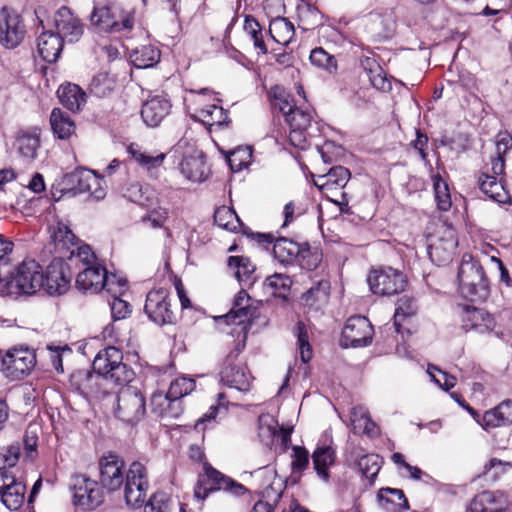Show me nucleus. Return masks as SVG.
<instances>
[{
	"label": "nucleus",
	"mask_w": 512,
	"mask_h": 512,
	"mask_svg": "<svg viewBox=\"0 0 512 512\" xmlns=\"http://www.w3.org/2000/svg\"><path fill=\"white\" fill-rule=\"evenodd\" d=\"M26 26L22 16L13 8L0 9V44L5 48H16L25 38Z\"/></svg>",
	"instance_id": "obj_13"
},
{
	"label": "nucleus",
	"mask_w": 512,
	"mask_h": 512,
	"mask_svg": "<svg viewBox=\"0 0 512 512\" xmlns=\"http://www.w3.org/2000/svg\"><path fill=\"white\" fill-rule=\"evenodd\" d=\"M225 492L235 497H240L248 492V489L238 481L225 475L210 463L205 462L203 473L199 474L194 487V496L200 501H204L212 493Z\"/></svg>",
	"instance_id": "obj_3"
},
{
	"label": "nucleus",
	"mask_w": 512,
	"mask_h": 512,
	"mask_svg": "<svg viewBox=\"0 0 512 512\" xmlns=\"http://www.w3.org/2000/svg\"><path fill=\"white\" fill-rule=\"evenodd\" d=\"M151 412L162 419H177L183 413L182 400L162 392H155L151 396Z\"/></svg>",
	"instance_id": "obj_26"
},
{
	"label": "nucleus",
	"mask_w": 512,
	"mask_h": 512,
	"mask_svg": "<svg viewBox=\"0 0 512 512\" xmlns=\"http://www.w3.org/2000/svg\"><path fill=\"white\" fill-rule=\"evenodd\" d=\"M218 397V404L217 405H212L208 412H206L202 417H200L197 422L195 423V430L198 431V432H203L205 429H206V423H211L212 421L215 420L216 416H217V413L219 412L220 409H224V410H227L226 408V396L224 393H219L217 395Z\"/></svg>",
	"instance_id": "obj_61"
},
{
	"label": "nucleus",
	"mask_w": 512,
	"mask_h": 512,
	"mask_svg": "<svg viewBox=\"0 0 512 512\" xmlns=\"http://www.w3.org/2000/svg\"><path fill=\"white\" fill-rule=\"evenodd\" d=\"M370 290L375 295L392 296L405 290L406 276L392 267L372 269L367 278Z\"/></svg>",
	"instance_id": "obj_9"
},
{
	"label": "nucleus",
	"mask_w": 512,
	"mask_h": 512,
	"mask_svg": "<svg viewBox=\"0 0 512 512\" xmlns=\"http://www.w3.org/2000/svg\"><path fill=\"white\" fill-rule=\"evenodd\" d=\"M374 328L365 316H352L342 330L340 345L343 348L365 347L372 343Z\"/></svg>",
	"instance_id": "obj_14"
},
{
	"label": "nucleus",
	"mask_w": 512,
	"mask_h": 512,
	"mask_svg": "<svg viewBox=\"0 0 512 512\" xmlns=\"http://www.w3.org/2000/svg\"><path fill=\"white\" fill-rule=\"evenodd\" d=\"M381 457L377 454H366L358 460V468L361 474L373 481L381 469Z\"/></svg>",
	"instance_id": "obj_55"
},
{
	"label": "nucleus",
	"mask_w": 512,
	"mask_h": 512,
	"mask_svg": "<svg viewBox=\"0 0 512 512\" xmlns=\"http://www.w3.org/2000/svg\"><path fill=\"white\" fill-rule=\"evenodd\" d=\"M195 388V381L189 378H178L172 381L168 392L170 396L181 400L185 395L192 392Z\"/></svg>",
	"instance_id": "obj_63"
},
{
	"label": "nucleus",
	"mask_w": 512,
	"mask_h": 512,
	"mask_svg": "<svg viewBox=\"0 0 512 512\" xmlns=\"http://www.w3.org/2000/svg\"><path fill=\"white\" fill-rule=\"evenodd\" d=\"M21 455L19 442L0 447V472H8V468L16 466Z\"/></svg>",
	"instance_id": "obj_56"
},
{
	"label": "nucleus",
	"mask_w": 512,
	"mask_h": 512,
	"mask_svg": "<svg viewBox=\"0 0 512 512\" xmlns=\"http://www.w3.org/2000/svg\"><path fill=\"white\" fill-rule=\"evenodd\" d=\"M64 41L52 31L43 32L37 39V52L47 63H54L59 58Z\"/></svg>",
	"instance_id": "obj_32"
},
{
	"label": "nucleus",
	"mask_w": 512,
	"mask_h": 512,
	"mask_svg": "<svg viewBox=\"0 0 512 512\" xmlns=\"http://www.w3.org/2000/svg\"><path fill=\"white\" fill-rule=\"evenodd\" d=\"M98 175L88 169H76L57 178L51 186V197L54 201L64 196L74 197L92 190V184H97Z\"/></svg>",
	"instance_id": "obj_5"
},
{
	"label": "nucleus",
	"mask_w": 512,
	"mask_h": 512,
	"mask_svg": "<svg viewBox=\"0 0 512 512\" xmlns=\"http://www.w3.org/2000/svg\"><path fill=\"white\" fill-rule=\"evenodd\" d=\"M431 181L437 209L442 212L449 211L452 206V199L448 182L440 173H433L431 175Z\"/></svg>",
	"instance_id": "obj_42"
},
{
	"label": "nucleus",
	"mask_w": 512,
	"mask_h": 512,
	"mask_svg": "<svg viewBox=\"0 0 512 512\" xmlns=\"http://www.w3.org/2000/svg\"><path fill=\"white\" fill-rule=\"evenodd\" d=\"M350 171L344 166H335L323 175H318L317 178L312 174L314 185L323 193V195L332 202H337L333 199L338 193L345 200L343 205L347 206L346 194L341 190L347 185L350 179Z\"/></svg>",
	"instance_id": "obj_16"
},
{
	"label": "nucleus",
	"mask_w": 512,
	"mask_h": 512,
	"mask_svg": "<svg viewBox=\"0 0 512 512\" xmlns=\"http://www.w3.org/2000/svg\"><path fill=\"white\" fill-rule=\"evenodd\" d=\"M72 272L68 263L55 257L44 273V289L49 295L64 294L70 287Z\"/></svg>",
	"instance_id": "obj_17"
},
{
	"label": "nucleus",
	"mask_w": 512,
	"mask_h": 512,
	"mask_svg": "<svg viewBox=\"0 0 512 512\" xmlns=\"http://www.w3.org/2000/svg\"><path fill=\"white\" fill-rule=\"evenodd\" d=\"M292 279L282 273H275L266 278L264 286L271 291V294L278 297H285L292 286Z\"/></svg>",
	"instance_id": "obj_52"
},
{
	"label": "nucleus",
	"mask_w": 512,
	"mask_h": 512,
	"mask_svg": "<svg viewBox=\"0 0 512 512\" xmlns=\"http://www.w3.org/2000/svg\"><path fill=\"white\" fill-rule=\"evenodd\" d=\"M380 506L388 512H403L409 508L408 500L401 489L382 488L378 492Z\"/></svg>",
	"instance_id": "obj_38"
},
{
	"label": "nucleus",
	"mask_w": 512,
	"mask_h": 512,
	"mask_svg": "<svg viewBox=\"0 0 512 512\" xmlns=\"http://www.w3.org/2000/svg\"><path fill=\"white\" fill-rule=\"evenodd\" d=\"M251 157L252 153L248 147L237 148L227 156V162L233 172H239L248 166Z\"/></svg>",
	"instance_id": "obj_58"
},
{
	"label": "nucleus",
	"mask_w": 512,
	"mask_h": 512,
	"mask_svg": "<svg viewBox=\"0 0 512 512\" xmlns=\"http://www.w3.org/2000/svg\"><path fill=\"white\" fill-rule=\"evenodd\" d=\"M18 153L27 160H33L40 146V137L36 132H21L16 139Z\"/></svg>",
	"instance_id": "obj_48"
},
{
	"label": "nucleus",
	"mask_w": 512,
	"mask_h": 512,
	"mask_svg": "<svg viewBox=\"0 0 512 512\" xmlns=\"http://www.w3.org/2000/svg\"><path fill=\"white\" fill-rule=\"evenodd\" d=\"M116 87V78L108 72H99L93 76L89 84V92L98 97L109 96Z\"/></svg>",
	"instance_id": "obj_47"
},
{
	"label": "nucleus",
	"mask_w": 512,
	"mask_h": 512,
	"mask_svg": "<svg viewBox=\"0 0 512 512\" xmlns=\"http://www.w3.org/2000/svg\"><path fill=\"white\" fill-rule=\"evenodd\" d=\"M285 121L290 128L308 130L311 126L312 115L309 111L296 107L287 115Z\"/></svg>",
	"instance_id": "obj_59"
},
{
	"label": "nucleus",
	"mask_w": 512,
	"mask_h": 512,
	"mask_svg": "<svg viewBox=\"0 0 512 512\" xmlns=\"http://www.w3.org/2000/svg\"><path fill=\"white\" fill-rule=\"evenodd\" d=\"M512 469L511 461H503L498 458H491L484 466L483 474L492 480H497L501 475Z\"/></svg>",
	"instance_id": "obj_62"
},
{
	"label": "nucleus",
	"mask_w": 512,
	"mask_h": 512,
	"mask_svg": "<svg viewBox=\"0 0 512 512\" xmlns=\"http://www.w3.org/2000/svg\"><path fill=\"white\" fill-rule=\"evenodd\" d=\"M461 321L463 329L467 332L492 333L496 327V321L490 313L470 305L461 306Z\"/></svg>",
	"instance_id": "obj_21"
},
{
	"label": "nucleus",
	"mask_w": 512,
	"mask_h": 512,
	"mask_svg": "<svg viewBox=\"0 0 512 512\" xmlns=\"http://www.w3.org/2000/svg\"><path fill=\"white\" fill-rule=\"evenodd\" d=\"M106 268L98 263L84 267L76 276V286L79 290L98 293L105 284Z\"/></svg>",
	"instance_id": "obj_28"
},
{
	"label": "nucleus",
	"mask_w": 512,
	"mask_h": 512,
	"mask_svg": "<svg viewBox=\"0 0 512 512\" xmlns=\"http://www.w3.org/2000/svg\"><path fill=\"white\" fill-rule=\"evenodd\" d=\"M297 343L300 350V357L303 363H308L312 358V349L309 343V337L304 322L299 321L295 327Z\"/></svg>",
	"instance_id": "obj_57"
},
{
	"label": "nucleus",
	"mask_w": 512,
	"mask_h": 512,
	"mask_svg": "<svg viewBox=\"0 0 512 512\" xmlns=\"http://www.w3.org/2000/svg\"><path fill=\"white\" fill-rule=\"evenodd\" d=\"M70 386L84 397L99 398L107 393L105 377L88 369L75 370L69 379Z\"/></svg>",
	"instance_id": "obj_19"
},
{
	"label": "nucleus",
	"mask_w": 512,
	"mask_h": 512,
	"mask_svg": "<svg viewBox=\"0 0 512 512\" xmlns=\"http://www.w3.org/2000/svg\"><path fill=\"white\" fill-rule=\"evenodd\" d=\"M122 360L123 354L121 350L114 346H109L97 353L93 361V370L99 375L106 376L110 368Z\"/></svg>",
	"instance_id": "obj_41"
},
{
	"label": "nucleus",
	"mask_w": 512,
	"mask_h": 512,
	"mask_svg": "<svg viewBox=\"0 0 512 512\" xmlns=\"http://www.w3.org/2000/svg\"><path fill=\"white\" fill-rule=\"evenodd\" d=\"M115 416L121 421L135 425L146 414V401L142 392L133 386H123L117 394Z\"/></svg>",
	"instance_id": "obj_7"
},
{
	"label": "nucleus",
	"mask_w": 512,
	"mask_h": 512,
	"mask_svg": "<svg viewBox=\"0 0 512 512\" xmlns=\"http://www.w3.org/2000/svg\"><path fill=\"white\" fill-rule=\"evenodd\" d=\"M309 58L312 65L324 69L329 73H335L338 69L336 58L326 52L322 47L314 48Z\"/></svg>",
	"instance_id": "obj_54"
},
{
	"label": "nucleus",
	"mask_w": 512,
	"mask_h": 512,
	"mask_svg": "<svg viewBox=\"0 0 512 512\" xmlns=\"http://www.w3.org/2000/svg\"><path fill=\"white\" fill-rule=\"evenodd\" d=\"M54 27L60 39L67 43H76L84 33V24L72 10L66 6L60 7L54 14Z\"/></svg>",
	"instance_id": "obj_18"
},
{
	"label": "nucleus",
	"mask_w": 512,
	"mask_h": 512,
	"mask_svg": "<svg viewBox=\"0 0 512 512\" xmlns=\"http://www.w3.org/2000/svg\"><path fill=\"white\" fill-rule=\"evenodd\" d=\"M50 125L54 135L62 140L69 139L75 132V123L60 108H54L50 115Z\"/></svg>",
	"instance_id": "obj_40"
},
{
	"label": "nucleus",
	"mask_w": 512,
	"mask_h": 512,
	"mask_svg": "<svg viewBox=\"0 0 512 512\" xmlns=\"http://www.w3.org/2000/svg\"><path fill=\"white\" fill-rule=\"evenodd\" d=\"M506 496L499 491H482L471 500L467 512H504L507 509Z\"/></svg>",
	"instance_id": "obj_25"
},
{
	"label": "nucleus",
	"mask_w": 512,
	"mask_h": 512,
	"mask_svg": "<svg viewBox=\"0 0 512 512\" xmlns=\"http://www.w3.org/2000/svg\"><path fill=\"white\" fill-rule=\"evenodd\" d=\"M144 312L158 326L173 324L176 316L171 308L170 291L165 288L150 290L146 296Z\"/></svg>",
	"instance_id": "obj_11"
},
{
	"label": "nucleus",
	"mask_w": 512,
	"mask_h": 512,
	"mask_svg": "<svg viewBox=\"0 0 512 512\" xmlns=\"http://www.w3.org/2000/svg\"><path fill=\"white\" fill-rule=\"evenodd\" d=\"M160 50L153 45H144L136 48L130 55L136 68L143 69L156 65L160 60Z\"/></svg>",
	"instance_id": "obj_46"
},
{
	"label": "nucleus",
	"mask_w": 512,
	"mask_h": 512,
	"mask_svg": "<svg viewBox=\"0 0 512 512\" xmlns=\"http://www.w3.org/2000/svg\"><path fill=\"white\" fill-rule=\"evenodd\" d=\"M323 253L320 247L311 246L308 242L301 243V251L296 263L305 270L314 271L321 264Z\"/></svg>",
	"instance_id": "obj_45"
},
{
	"label": "nucleus",
	"mask_w": 512,
	"mask_h": 512,
	"mask_svg": "<svg viewBox=\"0 0 512 512\" xmlns=\"http://www.w3.org/2000/svg\"><path fill=\"white\" fill-rule=\"evenodd\" d=\"M241 338L234 341V347L226 355L220 369V381L229 388L241 392L250 390L254 377L245 362L239 360V355L246 347L247 332L245 328L239 333Z\"/></svg>",
	"instance_id": "obj_1"
},
{
	"label": "nucleus",
	"mask_w": 512,
	"mask_h": 512,
	"mask_svg": "<svg viewBox=\"0 0 512 512\" xmlns=\"http://www.w3.org/2000/svg\"><path fill=\"white\" fill-rule=\"evenodd\" d=\"M171 107L165 95H155L143 103L141 117L147 126L157 127L169 115Z\"/></svg>",
	"instance_id": "obj_24"
},
{
	"label": "nucleus",
	"mask_w": 512,
	"mask_h": 512,
	"mask_svg": "<svg viewBox=\"0 0 512 512\" xmlns=\"http://www.w3.org/2000/svg\"><path fill=\"white\" fill-rule=\"evenodd\" d=\"M123 495L125 502L132 508H140L146 501L149 487L148 473L144 464L134 461L126 471Z\"/></svg>",
	"instance_id": "obj_8"
},
{
	"label": "nucleus",
	"mask_w": 512,
	"mask_h": 512,
	"mask_svg": "<svg viewBox=\"0 0 512 512\" xmlns=\"http://www.w3.org/2000/svg\"><path fill=\"white\" fill-rule=\"evenodd\" d=\"M144 512H169V499L163 492L154 493L145 504Z\"/></svg>",
	"instance_id": "obj_64"
},
{
	"label": "nucleus",
	"mask_w": 512,
	"mask_h": 512,
	"mask_svg": "<svg viewBox=\"0 0 512 512\" xmlns=\"http://www.w3.org/2000/svg\"><path fill=\"white\" fill-rule=\"evenodd\" d=\"M243 29L253 41L254 48L258 50L260 54H267L268 49L264 41L263 29L253 16H245Z\"/></svg>",
	"instance_id": "obj_49"
},
{
	"label": "nucleus",
	"mask_w": 512,
	"mask_h": 512,
	"mask_svg": "<svg viewBox=\"0 0 512 512\" xmlns=\"http://www.w3.org/2000/svg\"><path fill=\"white\" fill-rule=\"evenodd\" d=\"M57 94L61 104L72 112L80 111L86 104V93L76 84L61 85Z\"/></svg>",
	"instance_id": "obj_36"
},
{
	"label": "nucleus",
	"mask_w": 512,
	"mask_h": 512,
	"mask_svg": "<svg viewBox=\"0 0 512 512\" xmlns=\"http://www.w3.org/2000/svg\"><path fill=\"white\" fill-rule=\"evenodd\" d=\"M134 371L127 364L120 361L114 364L105 377V386L111 382L116 385H125L134 378Z\"/></svg>",
	"instance_id": "obj_53"
},
{
	"label": "nucleus",
	"mask_w": 512,
	"mask_h": 512,
	"mask_svg": "<svg viewBox=\"0 0 512 512\" xmlns=\"http://www.w3.org/2000/svg\"><path fill=\"white\" fill-rule=\"evenodd\" d=\"M73 503L87 510L99 507L105 498L103 487L98 481L85 474H76L71 478Z\"/></svg>",
	"instance_id": "obj_10"
},
{
	"label": "nucleus",
	"mask_w": 512,
	"mask_h": 512,
	"mask_svg": "<svg viewBox=\"0 0 512 512\" xmlns=\"http://www.w3.org/2000/svg\"><path fill=\"white\" fill-rule=\"evenodd\" d=\"M258 316V308L251 304V297L247 291L245 289H241L236 294L233 307L226 315V319L228 322H232L240 326L237 330V338H241L239 333L242 331V328H245L248 333L249 326Z\"/></svg>",
	"instance_id": "obj_20"
},
{
	"label": "nucleus",
	"mask_w": 512,
	"mask_h": 512,
	"mask_svg": "<svg viewBox=\"0 0 512 512\" xmlns=\"http://www.w3.org/2000/svg\"><path fill=\"white\" fill-rule=\"evenodd\" d=\"M301 251V243L287 237H276L273 244L274 258L284 266L296 263L297 256Z\"/></svg>",
	"instance_id": "obj_34"
},
{
	"label": "nucleus",
	"mask_w": 512,
	"mask_h": 512,
	"mask_svg": "<svg viewBox=\"0 0 512 512\" xmlns=\"http://www.w3.org/2000/svg\"><path fill=\"white\" fill-rule=\"evenodd\" d=\"M51 238L55 252L59 255L57 258L67 257L72 261L77 245V237L72 230L68 226L59 223L54 228Z\"/></svg>",
	"instance_id": "obj_29"
},
{
	"label": "nucleus",
	"mask_w": 512,
	"mask_h": 512,
	"mask_svg": "<svg viewBox=\"0 0 512 512\" xmlns=\"http://www.w3.org/2000/svg\"><path fill=\"white\" fill-rule=\"evenodd\" d=\"M417 312L418 305L414 297L404 295L399 298L396 303V310L394 314V326L396 327V331L400 332L402 320L415 316Z\"/></svg>",
	"instance_id": "obj_50"
},
{
	"label": "nucleus",
	"mask_w": 512,
	"mask_h": 512,
	"mask_svg": "<svg viewBox=\"0 0 512 512\" xmlns=\"http://www.w3.org/2000/svg\"><path fill=\"white\" fill-rule=\"evenodd\" d=\"M36 365V353L26 346H15L4 355L3 371L12 379L20 380Z\"/></svg>",
	"instance_id": "obj_15"
},
{
	"label": "nucleus",
	"mask_w": 512,
	"mask_h": 512,
	"mask_svg": "<svg viewBox=\"0 0 512 512\" xmlns=\"http://www.w3.org/2000/svg\"><path fill=\"white\" fill-rule=\"evenodd\" d=\"M330 287L328 280H320L314 284L301 297L304 307L309 311L322 310L329 301Z\"/></svg>",
	"instance_id": "obj_31"
},
{
	"label": "nucleus",
	"mask_w": 512,
	"mask_h": 512,
	"mask_svg": "<svg viewBox=\"0 0 512 512\" xmlns=\"http://www.w3.org/2000/svg\"><path fill=\"white\" fill-rule=\"evenodd\" d=\"M227 266L235 270V277L242 286L251 287L256 281V267L246 256H229Z\"/></svg>",
	"instance_id": "obj_35"
},
{
	"label": "nucleus",
	"mask_w": 512,
	"mask_h": 512,
	"mask_svg": "<svg viewBox=\"0 0 512 512\" xmlns=\"http://www.w3.org/2000/svg\"><path fill=\"white\" fill-rule=\"evenodd\" d=\"M269 35L278 44L287 46L295 36V28L287 18L278 16L269 24Z\"/></svg>",
	"instance_id": "obj_39"
},
{
	"label": "nucleus",
	"mask_w": 512,
	"mask_h": 512,
	"mask_svg": "<svg viewBox=\"0 0 512 512\" xmlns=\"http://www.w3.org/2000/svg\"><path fill=\"white\" fill-rule=\"evenodd\" d=\"M5 286L17 296L35 295L44 287V271L37 261L24 260L10 273Z\"/></svg>",
	"instance_id": "obj_4"
},
{
	"label": "nucleus",
	"mask_w": 512,
	"mask_h": 512,
	"mask_svg": "<svg viewBox=\"0 0 512 512\" xmlns=\"http://www.w3.org/2000/svg\"><path fill=\"white\" fill-rule=\"evenodd\" d=\"M180 171L190 181H204L208 173L205 156L200 154L184 157L180 162Z\"/></svg>",
	"instance_id": "obj_37"
},
{
	"label": "nucleus",
	"mask_w": 512,
	"mask_h": 512,
	"mask_svg": "<svg viewBox=\"0 0 512 512\" xmlns=\"http://www.w3.org/2000/svg\"><path fill=\"white\" fill-rule=\"evenodd\" d=\"M461 295L469 301H484L489 295V281L479 261L464 255L458 270Z\"/></svg>",
	"instance_id": "obj_2"
},
{
	"label": "nucleus",
	"mask_w": 512,
	"mask_h": 512,
	"mask_svg": "<svg viewBox=\"0 0 512 512\" xmlns=\"http://www.w3.org/2000/svg\"><path fill=\"white\" fill-rule=\"evenodd\" d=\"M91 24L101 32L118 33L132 29L134 18L113 4L94 6Z\"/></svg>",
	"instance_id": "obj_6"
},
{
	"label": "nucleus",
	"mask_w": 512,
	"mask_h": 512,
	"mask_svg": "<svg viewBox=\"0 0 512 512\" xmlns=\"http://www.w3.org/2000/svg\"><path fill=\"white\" fill-rule=\"evenodd\" d=\"M1 487V502L3 505L11 511L18 510L25 500V483L18 480L10 472H3Z\"/></svg>",
	"instance_id": "obj_23"
},
{
	"label": "nucleus",
	"mask_w": 512,
	"mask_h": 512,
	"mask_svg": "<svg viewBox=\"0 0 512 512\" xmlns=\"http://www.w3.org/2000/svg\"><path fill=\"white\" fill-rule=\"evenodd\" d=\"M375 67L370 66L368 76L371 85L382 92H388L392 89L391 81L387 78L383 69L375 62H371Z\"/></svg>",
	"instance_id": "obj_60"
},
{
	"label": "nucleus",
	"mask_w": 512,
	"mask_h": 512,
	"mask_svg": "<svg viewBox=\"0 0 512 512\" xmlns=\"http://www.w3.org/2000/svg\"><path fill=\"white\" fill-rule=\"evenodd\" d=\"M273 440L276 436L281 438L282 444L285 448L291 442L290 431L278 427L277 421L270 419V423H264L263 419H259V437L263 440L264 437Z\"/></svg>",
	"instance_id": "obj_51"
},
{
	"label": "nucleus",
	"mask_w": 512,
	"mask_h": 512,
	"mask_svg": "<svg viewBox=\"0 0 512 512\" xmlns=\"http://www.w3.org/2000/svg\"><path fill=\"white\" fill-rule=\"evenodd\" d=\"M214 222L219 227L230 232H242L243 226H246L241 221L235 210L227 206H221L215 210Z\"/></svg>",
	"instance_id": "obj_44"
},
{
	"label": "nucleus",
	"mask_w": 512,
	"mask_h": 512,
	"mask_svg": "<svg viewBox=\"0 0 512 512\" xmlns=\"http://www.w3.org/2000/svg\"><path fill=\"white\" fill-rule=\"evenodd\" d=\"M478 185L480 190L491 200L502 204L510 201L511 197L505 189L502 179L482 172L478 177Z\"/></svg>",
	"instance_id": "obj_33"
},
{
	"label": "nucleus",
	"mask_w": 512,
	"mask_h": 512,
	"mask_svg": "<svg viewBox=\"0 0 512 512\" xmlns=\"http://www.w3.org/2000/svg\"><path fill=\"white\" fill-rule=\"evenodd\" d=\"M268 97L274 109H278L286 118L295 108L294 96L280 85H274L268 92Z\"/></svg>",
	"instance_id": "obj_43"
},
{
	"label": "nucleus",
	"mask_w": 512,
	"mask_h": 512,
	"mask_svg": "<svg viewBox=\"0 0 512 512\" xmlns=\"http://www.w3.org/2000/svg\"><path fill=\"white\" fill-rule=\"evenodd\" d=\"M481 420V427L485 431L512 424V400H503L496 407L487 410Z\"/></svg>",
	"instance_id": "obj_30"
},
{
	"label": "nucleus",
	"mask_w": 512,
	"mask_h": 512,
	"mask_svg": "<svg viewBox=\"0 0 512 512\" xmlns=\"http://www.w3.org/2000/svg\"><path fill=\"white\" fill-rule=\"evenodd\" d=\"M336 451L332 446V439L327 435L322 436L312 453L313 467L318 477L324 482L330 479L329 468L334 465Z\"/></svg>",
	"instance_id": "obj_22"
},
{
	"label": "nucleus",
	"mask_w": 512,
	"mask_h": 512,
	"mask_svg": "<svg viewBox=\"0 0 512 512\" xmlns=\"http://www.w3.org/2000/svg\"><path fill=\"white\" fill-rule=\"evenodd\" d=\"M138 192L139 196L132 198V201L148 209L143 222L149 221L152 227L161 228L168 219V210L161 206L153 207L154 193L148 187H139Z\"/></svg>",
	"instance_id": "obj_27"
},
{
	"label": "nucleus",
	"mask_w": 512,
	"mask_h": 512,
	"mask_svg": "<svg viewBox=\"0 0 512 512\" xmlns=\"http://www.w3.org/2000/svg\"><path fill=\"white\" fill-rule=\"evenodd\" d=\"M99 484L107 492L119 491L126 475L125 462L117 454L109 452L100 457L98 462Z\"/></svg>",
	"instance_id": "obj_12"
}]
</instances>
